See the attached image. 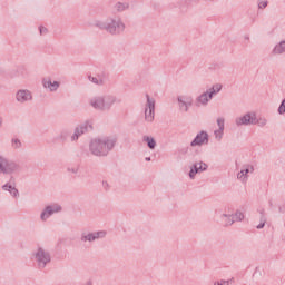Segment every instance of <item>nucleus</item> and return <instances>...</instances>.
Instances as JSON below:
<instances>
[{"instance_id":"1","label":"nucleus","mask_w":285,"mask_h":285,"mask_svg":"<svg viewBox=\"0 0 285 285\" xmlns=\"http://www.w3.org/2000/svg\"><path fill=\"white\" fill-rule=\"evenodd\" d=\"M115 146H117L115 136L96 137L89 141V153L95 157H108Z\"/></svg>"},{"instance_id":"2","label":"nucleus","mask_w":285,"mask_h":285,"mask_svg":"<svg viewBox=\"0 0 285 285\" xmlns=\"http://www.w3.org/2000/svg\"><path fill=\"white\" fill-rule=\"evenodd\" d=\"M92 26L94 28H98V30H105V32H108V35H111L112 37L126 32V22L120 17L109 16L105 19H96L94 20Z\"/></svg>"},{"instance_id":"3","label":"nucleus","mask_w":285,"mask_h":285,"mask_svg":"<svg viewBox=\"0 0 285 285\" xmlns=\"http://www.w3.org/2000/svg\"><path fill=\"white\" fill-rule=\"evenodd\" d=\"M117 102V96L112 94L98 95L89 99V106L100 112H110Z\"/></svg>"},{"instance_id":"4","label":"nucleus","mask_w":285,"mask_h":285,"mask_svg":"<svg viewBox=\"0 0 285 285\" xmlns=\"http://www.w3.org/2000/svg\"><path fill=\"white\" fill-rule=\"evenodd\" d=\"M31 259L35 262V264H36L37 268H39V271H43V268H46V266H48V264H50V262H52V255L46 247L38 246L32 252Z\"/></svg>"},{"instance_id":"5","label":"nucleus","mask_w":285,"mask_h":285,"mask_svg":"<svg viewBox=\"0 0 285 285\" xmlns=\"http://www.w3.org/2000/svg\"><path fill=\"white\" fill-rule=\"evenodd\" d=\"M17 170H19V164L0 156V175H12V173H17Z\"/></svg>"},{"instance_id":"6","label":"nucleus","mask_w":285,"mask_h":285,"mask_svg":"<svg viewBox=\"0 0 285 285\" xmlns=\"http://www.w3.org/2000/svg\"><path fill=\"white\" fill-rule=\"evenodd\" d=\"M62 207L57 203H51L46 205L45 208L40 213V222H47L52 217V215H57V213H61Z\"/></svg>"},{"instance_id":"7","label":"nucleus","mask_w":285,"mask_h":285,"mask_svg":"<svg viewBox=\"0 0 285 285\" xmlns=\"http://www.w3.org/2000/svg\"><path fill=\"white\" fill-rule=\"evenodd\" d=\"M253 173H255V166H253V164L242 165L236 174V179H238L240 184H248V179Z\"/></svg>"},{"instance_id":"8","label":"nucleus","mask_w":285,"mask_h":285,"mask_svg":"<svg viewBox=\"0 0 285 285\" xmlns=\"http://www.w3.org/2000/svg\"><path fill=\"white\" fill-rule=\"evenodd\" d=\"M106 235H108V232L106 230L82 232L80 235V242H82V244H92V242H97V239H104Z\"/></svg>"},{"instance_id":"9","label":"nucleus","mask_w":285,"mask_h":285,"mask_svg":"<svg viewBox=\"0 0 285 285\" xmlns=\"http://www.w3.org/2000/svg\"><path fill=\"white\" fill-rule=\"evenodd\" d=\"M216 218L224 226H233V208L225 207L222 210L216 212Z\"/></svg>"},{"instance_id":"10","label":"nucleus","mask_w":285,"mask_h":285,"mask_svg":"<svg viewBox=\"0 0 285 285\" xmlns=\"http://www.w3.org/2000/svg\"><path fill=\"white\" fill-rule=\"evenodd\" d=\"M255 112L256 111H247L242 116L235 118V126L242 128V126H255Z\"/></svg>"},{"instance_id":"11","label":"nucleus","mask_w":285,"mask_h":285,"mask_svg":"<svg viewBox=\"0 0 285 285\" xmlns=\"http://www.w3.org/2000/svg\"><path fill=\"white\" fill-rule=\"evenodd\" d=\"M194 99L190 95L185 94L177 97L178 108L181 112H188L193 108Z\"/></svg>"},{"instance_id":"12","label":"nucleus","mask_w":285,"mask_h":285,"mask_svg":"<svg viewBox=\"0 0 285 285\" xmlns=\"http://www.w3.org/2000/svg\"><path fill=\"white\" fill-rule=\"evenodd\" d=\"M145 120L148 124L155 121V99L147 96V102L145 104Z\"/></svg>"},{"instance_id":"13","label":"nucleus","mask_w":285,"mask_h":285,"mask_svg":"<svg viewBox=\"0 0 285 285\" xmlns=\"http://www.w3.org/2000/svg\"><path fill=\"white\" fill-rule=\"evenodd\" d=\"M208 141H210L208 131H199L196 137L190 142L191 148H202V146H208Z\"/></svg>"},{"instance_id":"14","label":"nucleus","mask_w":285,"mask_h":285,"mask_svg":"<svg viewBox=\"0 0 285 285\" xmlns=\"http://www.w3.org/2000/svg\"><path fill=\"white\" fill-rule=\"evenodd\" d=\"M35 99V96L32 95V91L30 89H19L16 92V101L18 104L24 105L30 104Z\"/></svg>"},{"instance_id":"15","label":"nucleus","mask_w":285,"mask_h":285,"mask_svg":"<svg viewBox=\"0 0 285 285\" xmlns=\"http://www.w3.org/2000/svg\"><path fill=\"white\" fill-rule=\"evenodd\" d=\"M210 101H213V97L206 90L196 97L195 106H196V108H206V106H208V104H210Z\"/></svg>"},{"instance_id":"16","label":"nucleus","mask_w":285,"mask_h":285,"mask_svg":"<svg viewBox=\"0 0 285 285\" xmlns=\"http://www.w3.org/2000/svg\"><path fill=\"white\" fill-rule=\"evenodd\" d=\"M208 170V165L204 161H198L195 163L191 167H190V171H189V179H195V177H197V175H199V173H204Z\"/></svg>"},{"instance_id":"17","label":"nucleus","mask_w":285,"mask_h":285,"mask_svg":"<svg viewBox=\"0 0 285 285\" xmlns=\"http://www.w3.org/2000/svg\"><path fill=\"white\" fill-rule=\"evenodd\" d=\"M61 86V82L57 80H52V78L47 77L42 79V87L45 90H48V92H57Z\"/></svg>"},{"instance_id":"18","label":"nucleus","mask_w":285,"mask_h":285,"mask_svg":"<svg viewBox=\"0 0 285 285\" xmlns=\"http://www.w3.org/2000/svg\"><path fill=\"white\" fill-rule=\"evenodd\" d=\"M2 190L9 193L13 199H19V189L14 183H7L2 186Z\"/></svg>"},{"instance_id":"19","label":"nucleus","mask_w":285,"mask_h":285,"mask_svg":"<svg viewBox=\"0 0 285 285\" xmlns=\"http://www.w3.org/2000/svg\"><path fill=\"white\" fill-rule=\"evenodd\" d=\"M88 79L91 83H95V86H106L105 75L89 76Z\"/></svg>"},{"instance_id":"20","label":"nucleus","mask_w":285,"mask_h":285,"mask_svg":"<svg viewBox=\"0 0 285 285\" xmlns=\"http://www.w3.org/2000/svg\"><path fill=\"white\" fill-rule=\"evenodd\" d=\"M272 55H274V57H277L279 55H285V40H282L281 42L274 46L272 50Z\"/></svg>"},{"instance_id":"21","label":"nucleus","mask_w":285,"mask_h":285,"mask_svg":"<svg viewBox=\"0 0 285 285\" xmlns=\"http://www.w3.org/2000/svg\"><path fill=\"white\" fill-rule=\"evenodd\" d=\"M142 142L147 145L149 150L157 148V140L153 136H142Z\"/></svg>"},{"instance_id":"22","label":"nucleus","mask_w":285,"mask_h":285,"mask_svg":"<svg viewBox=\"0 0 285 285\" xmlns=\"http://www.w3.org/2000/svg\"><path fill=\"white\" fill-rule=\"evenodd\" d=\"M114 10H116V12H126V10H130V3L118 1L114 4Z\"/></svg>"},{"instance_id":"23","label":"nucleus","mask_w":285,"mask_h":285,"mask_svg":"<svg viewBox=\"0 0 285 285\" xmlns=\"http://www.w3.org/2000/svg\"><path fill=\"white\" fill-rule=\"evenodd\" d=\"M268 125V119L264 116H258L257 117V111H255V120H254V126H258V128H265V126Z\"/></svg>"},{"instance_id":"24","label":"nucleus","mask_w":285,"mask_h":285,"mask_svg":"<svg viewBox=\"0 0 285 285\" xmlns=\"http://www.w3.org/2000/svg\"><path fill=\"white\" fill-rule=\"evenodd\" d=\"M88 130H92V124H90V121L82 122L76 127V131H78L80 135H86Z\"/></svg>"},{"instance_id":"25","label":"nucleus","mask_w":285,"mask_h":285,"mask_svg":"<svg viewBox=\"0 0 285 285\" xmlns=\"http://www.w3.org/2000/svg\"><path fill=\"white\" fill-rule=\"evenodd\" d=\"M223 88H224V86L222 83L217 82V83L213 85L209 89H207V92L213 98V97L219 95V92H222Z\"/></svg>"},{"instance_id":"26","label":"nucleus","mask_w":285,"mask_h":285,"mask_svg":"<svg viewBox=\"0 0 285 285\" xmlns=\"http://www.w3.org/2000/svg\"><path fill=\"white\" fill-rule=\"evenodd\" d=\"M245 217L244 210L242 209H237L235 213L232 212L233 224H235V222H244Z\"/></svg>"},{"instance_id":"27","label":"nucleus","mask_w":285,"mask_h":285,"mask_svg":"<svg viewBox=\"0 0 285 285\" xmlns=\"http://www.w3.org/2000/svg\"><path fill=\"white\" fill-rule=\"evenodd\" d=\"M216 126L220 130H226V118H224L223 116H219L216 119Z\"/></svg>"},{"instance_id":"28","label":"nucleus","mask_w":285,"mask_h":285,"mask_svg":"<svg viewBox=\"0 0 285 285\" xmlns=\"http://www.w3.org/2000/svg\"><path fill=\"white\" fill-rule=\"evenodd\" d=\"M23 146V144L21 142V139L14 137L11 139V148H13V150H19V148H21Z\"/></svg>"},{"instance_id":"29","label":"nucleus","mask_w":285,"mask_h":285,"mask_svg":"<svg viewBox=\"0 0 285 285\" xmlns=\"http://www.w3.org/2000/svg\"><path fill=\"white\" fill-rule=\"evenodd\" d=\"M224 130L225 129H218V128L214 130V138L216 139V141H222V139H224Z\"/></svg>"},{"instance_id":"30","label":"nucleus","mask_w":285,"mask_h":285,"mask_svg":"<svg viewBox=\"0 0 285 285\" xmlns=\"http://www.w3.org/2000/svg\"><path fill=\"white\" fill-rule=\"evenodd\" d=\"M258 10H266L268 8V0H257Z\"/></svg>"},{"instance_id":"31","label":"nucleus","mask_w":285,"mask_h":285,"mask_svg":"<svg viewBox=\"0 0 285 285\" xmlns=\"http://www.w3.org/2000/svg\"><path fill=\"white\" fill-rule=\"evenodd\" d=\"M264 226H266V217H259V224L256 226V228L258 230H262V228H264Z\"/></svg>"},{"instance_id":"32","label":"nucleus","mask_w":285,"mask_h":285,"mask_svg":"<svg viewBox=\"0 0 285 285\" xmlns=\"http://www.w3.org/2000/svg\"><path fill=\"white\" fill-rule=\"evenodd\" d=\"M278 115H285V98L282 100L278 109H277Z\"/></svg>"},{"instance_id":"33","label":"nucleus","mask_w":285,"mask_h":285,"mask_svg":"<svg viewBox=\"0 0 285 285\" xmlns=\"http://www.w3.org/2000/svg\"><path fill=\"white\" fill-rule=\"evenodd\" d=\"M81 137L80 132L79 131H73V134L71 135V141H78L79 138Z\"/></svg>"},{"instance_id":"34","label":"nucleus","mask_w":285,"mask_h":285,"mask_svg":"<svg viewBox=\"0 0 285 285\" xmlns=\"http://www.w3.org/2000/svg\"><path fill=\"white\" fill-rule=\"evenodd\" d=\"M214 285H230V281L219 279L214 282Z\"/></svg>"},{"instance_id":"35","label":"nucleus","mask_w":285,"mask_h":285,"mask_svg":"<svg viewBox=\"0 0 285 285\" xmlns=\"http://www.w3.org/2000/svg\"><path fill=\"white\" fill-rule=\"evenodd\" d=\"M68 173H72V175H77V173H79V166L68 167Z\"/></svg>"},{"instance_id":"36","label":"nucleus","mask_w":285,"mask_h":285,"mask_svg":"<svg viewBox=\"0 0 285 285\" xmlns=\"http://www.w3.org/2000/svg\"><path fill=\"white\" fill-rule=\"evenodd\" d=\"M257 213L261 215V217H266V209H264V207H258Z\"/></svg>"},{"instance_id":"37","label":"nucleus","mask_w":285,"mask_h":285,"mask_svg":"<svg viewBox=\"0 0 285 285\" xmlns=\"http://www.w3.org/2000/svg\"><path fill=\"white\" fill-rule=\"evenodd\" d=\"M39 32H40L41 36L48 35V28H46V27H43V26H40V27H39Z\"/></svg>"},{"instance_id":"38","label":"nucleus","mask_w":285,"mask_h":285,"mask_svg":"<svg viewBox=\"0 0 285 285\" xmlns=\"http://www.w3.org/2000/svg\"><path fill=\"white\" fill-rule=\"evenodd\" d=\"M102 186L105 190H108V188H110V185H108V181H102Z\"/></svg>"},{"instance_id":"39","label":"nucleus","mask_w":285,"mask_h":285,"mask_svg":"<svg viewBox=\"0 0 285 285\" xmlns=\"http://www.w3.org/2000/svg\"><path fill=\"white\" fill-rule=\"evenodd\" d=\"M3 126V118L0 117V128Z\"/></svg>"},{"instance_id":"40","label":"nucleus","mask_w":285,"mask_h":285,"mask_svg":"<svg viewBox=\"0 0 285 285\" xmlns=\"http://www.w3.org/2000/svg\"><path fill=\"white\" fill-rule=\"evenodd\" d=\"M85 285H92V282L88 281Z\"/></svg>"},{"instance_id":"41","label":"nucleus","mask_w":285,"mask_h":285,"mask_svg":"<svg viewBox=\"0 0 285 285\" xmlns=\"http://www.w3.org/2000/svg\"><path fill=\"white\" fill-rule=\"evenodd\" d=\"M145 159H146L147 161H150V157H146Z\"/></svg>"},{"instance_id":"42","label":"nucleus","mask_w":285,"mask_h":285,"mask_svg":"<svg viewBox=\"0 0 285 285\" xmlns=\"http://www.w3.org/2000/svg\"><path fill=\"white\" fill-rule=\"evenodd\" d=\"M245 39L248 41V39H250L248 36H245Z\"/></svg>"},{"instance_id":"43","label":"nucleus","mask_w":285,"mask_h":285,"mask_svg":"<svg viewBox=\"0 0 285 285\" xmlns=\"http://www.w3.org/2000/svg\"><path fill=\"white\" fill-rule=\"evenodd\" d=\"M63 135H66V131H62V132H61V137H63Z\"/></svg>"},{"instance_id":"44","label":"nucleus","mask_w":285,"mask_h":285,"mask_svg":"<svg viewBox=\"0 0 285 285\" xmlns=\"http://www.w3.org/2000/svg\"><path fill=\"white\" fill-rule=\"evenodd\" d=\"M207 1H217V0H207Z\"/></svg>"}]
</instances>
